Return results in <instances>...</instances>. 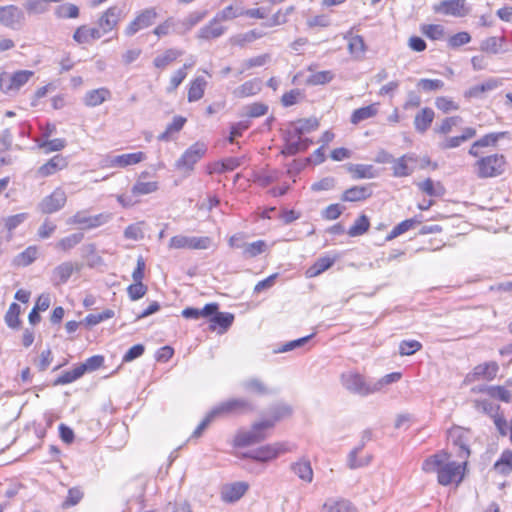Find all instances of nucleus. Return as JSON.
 Wrapping results in <instances>:
<instances>
[{
  "mask_svg": "<svg viewBox=\"0 0 512 512\" xmlns=\"http://www.w3.org/2000/svg\"><path fill=\"white\" fill-rule=\"evenodd\" d=\"M146 159V155L143 152L127 153L108 157L106 159L107 167H120L124 168L130 165H135Z\"/></svg>",
  "mask_w": 512,
  "mask_h": 512,
  "instance_id": "obj_18",
  "label": "nucleus"
},
{
  "mask_svg": "<svg viewBox=\"0 0 512 512\" xmlns=\"http://www.w3.org/2000/svg\"><path fill=\"white\" fill-rule=\"evenodd\" d=\"M249 484L244 481L224 484L220 489V498L225 503L240 500L248 491Z\"/></svg>",
  "mask_w": 512,
  "mask_h": 512,
  "instance_id": "obj_14",
  "label": "nucleus"
},
{
  "mask_svg": "<svg viewBox=\"0 0 512 512\" xmlns=\"http://www.w3.org/2000/svg\"><path fill=\"white\" fill-rule=\"evenodd\" d=\"M421 31L426 37L432 40H440L443 39L445 36L444 27L439 24L423 25L421 27Z\"/></svg>",
  "mask_w": 512,
  "mask_h": 512,
  "instance_id": "obj_52",
  "label": "nucleus"
},
{
  "mask_svg": "<svg viewBox=\"0 0 512 512\" xmlns=\"http://www.w3.org/2000/svg\"><path fill=\"white\" fill-rule=\"evenodd\" d=\"M55 15L58 18H77L79 16V8L72 3H65L57 6Z\"/></svg>",
  "mask_w": 512,
  "mask_h": 512,
  "instance_id": "obj_53",
  "label": "nucleus"
},
{
  "mask_svg": "<svg viewBox=\"0 0 512 512\" xmlns=\"http://www.w3.org/2000/svg\"><path fill=\"white\" fill-rule=\"evenodd\" d=\"M28 218L27 213H19L16 215L9 216L4 219L5 227L9 231L7 236V241L12 239V231L17 228L20 224H22Z\"/></svg>",
  "mask_w": 512,
  "mask_h": 512,
  "instance_id": "obj_51",
  "label": "nucleus"
},
{
  "mask_svg": "<svg viewBox=\"0 0 512 512\" xmlns=\"http://www.w3.org/2000/svg\"><path fill=\"white\" fill-rule=\"evenodd\" d=\"M114 316V311L106 309L100 313H92L86 316L85 323L88 326H95L104 320L110 319Z\"/></svg>",
  "mask_w": 512,
  "mask_h": 512,
  "instance_id": "obj_61",
  "label": "nucleus"
},
{
  "mask_svg": "<svg viewBox=\"0 0 512 512\" xmlns=\"http://www.w3.org/2000/svg\"><path fill=\"white\" fill-rule=\"evenodd\" d=\"M435 113L431 108L421 109L414 118V127L416 131L424 133L430 127L433 122Z\"/></svg>",
  "mask_w": 512,
  "mask_h": 512,
  "instance_id": "obj_34",
  "label": "nucleus"
},
{
  "mask_svg": "<svg viewBox=\"0 0 512 512\" xmlns=\"http://www.w3.org/2000/svg\"><path fill=\"white\" fill-rule=\"evenodd\" d=\"M38 258V249L36 246H29L23 252L16 255L13 259V265L17 267H26L32 264Z\"/></svg>",
  "mask_w": 512,
  "mask_h": 512,
  "instance_id": "obj_38",
  "label": "nucleus"
},
{
  "mask_svg": "<svg viewBox=\"0 0 512 512\" xmlns=\"http://www.w3.org/2000/svg\"><path fill=\"white\" fill-rule=\"evenodd\" d=\"M66 146V141L61 138H55L47 140L39 144V147L44 150L45 153L61 151Z\"/></svg>",
  "mask_w": 512,
  "mask_h": 512,
  "instance_id": "obj_63",
  "label": "nucleus"
},
{
  "mask_svg": "<svg viewBox=\"0 0 512 512\" xmlns=\"http://www.w3.org/2000/svg\"><path fill=\"white\" fill-rule=\"evenodd\" d=\"M319 127V121L316 118L300 119L295 123V136L302 135L316 130Z\"/></svg>",
  "mask_w": 512,
  "mask_h": 512,
  "instance_id": "obj_47",
  "label": "nucleus"
},
{
  "mask_svg": "<svg viewBox=\"0 0 512 512\" xmlns=\"http://www.w3.org/2000/svg\"><path fill=\"white\" fill-rule=\"evenodd\" d=\"M371 195L372 190L369 185L353 186L343 193L342 200L348 202L362 201L369 198Z\"/></svg>",
  "mask_w": 512,
  "mask_h": 512,
  "instance_id": "obj_27",
  "label": "nucleus"
},
{
  "mask_svg": "<svg viewBox=\"0 0 512 512\" xmlns=\"http://www.w3.org/2000/svg\"><path fill=\"white\" fill-rule=\"evenodd\" d=\"M84 235L82 233H73L67 237L62 238L58 243L57 247L67 251L75 247L77 244H79Z\"/></svg>",
  "mask_w": 512,
  "mask_h": 512,
  "instance_id": "obj_59",
  "label": "nucleus"
},
{
  "mask_svg": "<svg viewBox=\"0 0 512 512\" xmlns=\"http://www.w3.org/2000/svg\"><path fill=\"white\" fill-rule=\"evenodd\" d=\"M147 292V286L143 282H134L127 288V293L131 300L135 301L142 298Z\"/></svg>",
  "mask_w": 512,
  "mask_h": 512,
  "instance_id": "obj_64",
  "label": "nucleus"
},
{
  "mask_svg": "<svg viewBox=\"0 0 512 512\" xmlns=\"http://www.w3.org/2000/svg\"><path fill=\"white\" fill-rule=\"evenodd\" d=\"M26 22L25 12L14 4L0 6V24L11 30H20Z\"/></svg>",
  "mask_w": 512,
  "mask_h": 512,
  "instance_id": "obj_8",
  "label": "nucleus"
},
{
  "mask_svg": "<svg viewBox=\"0 0 512 512\" xmlns=\"http://www.w3.org/2000/svg\"><path fill=\"white\" fill-rule=\"evenodd\" d=\"M324 512H357L352 503L345 499L327 501L323 505Z\"/></svg>",
  "mask_w": 512,
  "mask_h": 512,
  "instance_id": "obj_42",
  "label": "nucleus"
},
{
  "mask_svg": "<svg viewBox=\"0 0 512 512\" xmlns=\"http://www.w3.org/2000/svg\"><path fill=\"white\" fill-rule=\"evenodd\" d=\"M409 162H416V157L413 154H406L397 159L393 158V175L395 177H406L413 173V168L408 166Z\"/></svg>",
  "mask_w": 512,
  "mask_h": 512,
  "instance_id": "obj_25",
  "label": "nucleus"
},
{
  "mask_svg": "<svg viewBox=\"0 0 512 512\" xmlns=\"http://www.w3.org/2000/svg\"><path fill=\"white\" fill-rule=\"evenodd\" d=\"M34 75L33 71L20 70L10 75L8 73L0 74V89L4 93L11 91H18L23 85H25L29 79Z\"/></svg>",
  "mask_w": 512,
  "mask_h": 512,
  "instance_id": "obj_10",
  "label": "nucleus"
},
{
  "mask_svg": "<svg viewBox=\"0 0 512 512\" xmlns=\"http://www.w3.org/2000/svg\"><path fill=\"white\" fill-rule=\"evenodd\" d=\"M182 54L183 52L181 50L174 48L167 49L163 54H160L154 58L153 64L158 69H165Z\"/></svg>",
  "mask_w": 512,
  "mask_h": 512,
  "instance_id": "obj_39",
  "label": "nucleus"
},
{
  "mask_svg": "<svg viewBox=\"0 0 512 512\" xmlns=\"http://www.w3.org/2000/svg\"><path fill=\"white\" fill-rule=\"evenodd\" d=\"M422 470L435 474L439 485L457 488L466 477L468 460L453 456L452 452L442 449L423 461Z\"/></svg>",
  "mask_w": 512,
  "mask_h": 512,
  "instance_id": "obj_1",
  "label": "nucleus"
},
{
  "mask_svg": "<svg viewBox=\"0 0 512 512\" xmlns=\"http://www.w3.org/2000/svg\"><path fill=\"white\" fill-rule=\"evenodd\" d=\"M243 386L246 390L260 395H264L269 392L265 384L258 378H251L244 381Z\"/></svg>",
  "mask_w": 512,
  "mask_h": 512,
  "instance_id": "obj_57",
  "label": "nucleus"
},
{
  "mask_svg": "<svg viewBox=\"0 0 512 512\" xmlns=\"http://www.w3.org/2000/svg\"><path fill=\"white\" fill-rule=\"evenodd\" d=\"M207 146L203 142L192 144L176 161L175 167L189 175L194 170V165L206 154Z\"/></svg>",
  "mask_w": 512,
  "mask_h": 512,
  "instance_id": "obj_6",
  "label": "nucleus"
},
{
  "mask_svg": "<svg viewBox=\"0 0 512 512\" xmlns=\"http://www.w3.org/2000/svg\"><path fill=\"white\" fill-rule=\"evenodd\" d=\"M345 38L349 39L348 50L350 54L355 58H361L366 51V45L363 37L359 35L349 37V35H346Z\"/></svg>",
  "mask_w": 512,
  "mask_h": 512,
  "instance_id": "obj_45",
  "label": "nucleus"
},
{
  "mask_svg": "<svg viewBox=\"0 0 512 512\" xmlns=\"http://www.w3.org/2000/svg\"><path fill=\"white\" fill-rule=\"evenodd\" d=\"M84 375V368L75 367L71 371H65L57 379L54 380L53 385H65L74 382Z\"/></svg>",
  "mask_w": 512,
  "mask_h": 512,
  "instance_id": "obj_46",
  "label": "nucleus"
},
{
  "mask_svg": "<svg viewBox=\"0 0 512 512\" xmlns=\"http://www.w3.org/2000/svg\"><path fill=\"white\" fill-rule=\"evenodd\" d=\"M62 0H26L23 4L24 12L28 15H41L49 10L50 3H59Z\"/></svg>",
  "mask_w": 512,
  "mask_h": 512,
  "instance_id": "obj_26",
  "label": "nucleus"
},
{
  "mask_svg": "<svg viewBox=\"0 0 512 512\" xmlns=\"http://www.w3.org/2000/svg\"><path fill=\"white\" fill-rule=\"evenodd\" d=\"M206 16V12L194 11L188 14L182 20L174 19V33L184 35L194 26L201 22Z\"/></svg>",
  "mask_w": 512,
  "mask_h": 512,
  "instance_id": "obj_19",
  "label": "nucleus"
},
{
  "mask_svg": "<svg viewBox=\"0 0 512 512\" xmlns=\"http://www.w3.org/2000/svg\"><path fill=\"white\" fill-rule=\"evenodd\" d=\"M341 383L346 390L359 396L375 393L373 381H367L362 375L355 372L342 374Z\"/></svg>",
  "mask_w": 512,
  "mask_h": 512,
  "instance_id": "obj_7",
  "label": "nucleus"
},
{
  "mask_svg": "<svg viewBox=\"0 0 512 512\" xmlns=\"http://www.w3.org/2000/svg\"><path fill=\"white\" fill-rule=\"evenodd\" d=\"M372 454L367 451L363 445L353 449L348 456V465L350 468H361L370 463Z\"/></svg>",
  "mask_w": 512,
  "mask_h": 512,
  "instance_id": "obj_24",
  "label": "nucleus"
},
{
  "mask_svg": "<svg viewBox=\"0 0 512 512\" xmlns=\"http://www.w3.org/2000/svg\"><path fill=\"white\" fill-rule=\"evenodd\" d=\"M157 18V12L154 8H147L141 11L136 18L130 22L125 29L127 36H132L138 31L151 26Z\"/></svg>",
  "mask_w": 512,
  "mask_h": 512,
  "instance_id": "obj_13",
  "label": "nucleus"
},
{
  "mask_svg": "<svg viewBox=\"0 0 512 512\" xmlns=\"http://www.w3.org/2000/svg\"><path fill=\"white\" fill-rule=\"evenodd\" d=\"M334 78V74L329 71H319L311 74L307 82L311 85H323L329 83Z\"/></svg>",
  "mask_w": 512,
  "mask_h": 512,
  "instance_id": "obj_58",
  "label": "nucleus"
},
{
  "mask_svg": "<svg viewBox=\"0 0 512 512\" xmlns=\"http://www.w3.org/2000/svg\"><path fill=\"white\" fill-rule=\"evenodd\" d=\"M67 201V195L61 187H57L50 195L44 197L38 204L42 214H52L61 210Z\"/></svg>",
  "mask_w": 512,
  "mask_h": 512,
  "instance_id": "obj_11",
  "label": "nucleus"
},
{
  "mask_svg": "<svg viewBox=\"0 0 512 512\" xmlns=\"http://www.w3.org/2000/svg\"><path fill=\"white\" fill-rule=\"evenodd\" d=\"M506 164L504 155L495 153L479 157L473 164V169L480 179L494 178L505 172Z\"/></svg>",
  "mask_w": 512,
  "mask_h": 512,
  "instance_id": "obj_2",
  "label": "nucleus"
},
{
  "mask_svg": "<svg viewBox=\"0 0 512 512\" xmlns=\"http://www.w3.org/2000/svg\"><path fill=\"white\" fill-rule=\"evenodd\" d=\"M211 328L215 329L218 325L223 331H226L234 321V315L231 313L216 312V314L210 319Z\"/></svg>",
  "mask_w": 512,
  "mask_h": 512,
  "instance_id": "obj_48",
  "label": "nucleus"
},
{
  "mask_svg": "<svg viewBox=\"0 0 512 512\" xmlns=\"http://www.w3.org/2000/svg\"><path fill=\"white\" fill-rule=\"evenodd\" d=\"M421 223L420 220L416 218L406 219L399 224H397L391 232L386 236L387 241H391L395 239L396 237L404 234L405 232L415 228L417 225Z\"/></svg>",
  "mask_w": 512,
  "mask_h": 512,
  "instance_id": "obj_41",
  "label": "nucleus"
},
{
  "mask_svg": "<svg viewBox=\"0 0 512 512\" xmlns=\"http://www.w3.org/2000/svg\"><path fill=\"white\" fill-rule=\"evenodd\" d=\"M77 268V265L72 262H63L55 267L51 277L53 285L60 286L66 283Z\"/></svg>",
  "mask_w": 512,
  "mask_h": 512,
  "instance_id": "obj_23",
  "label": "nucleus"
},
{
  "mask_svg": "<svg viewBox=\"0 0 512 512\" xmlns=\"http://www.w3.org/2000/svg\"><path fill=\"white\" fill-rule=\"evenodd\" d=\"M471 440L472 433L469 429L454 426L447 432L446 450L450 449V452H455V456L469 460Z\"/></svg>",
  "mask_w": 512,
  "mask_h": 512,
  "instance_id": "obj_3",
  "label": "nucleus"
},
{
  "mask_svg": "<svg viewBox=\"0 0 512 512\" xmlns=\"http://www.w3.org/2000/svg\"><path fill=\"white\" fill-rule=\"evenodd\" d=\"M274 426L270 420H265L253 425L250 431H239L233 440L235 448H244L263 441L268 431Z\"/></svg>",
  "mask_w": 512,
  "mask_h": 512,
  "instance_id": "obj_5",
  "label": "nucleus"
},
{
  "mask_svg": "<svg viewBox=\"0 0 512 512\" xmlns=\"http://www.w3.org/2000/svg\"><path fill=\"white\" fill-rule=\"evenodd\" d=\"M268 58L269 56L264 54L243 61V63L241 64V69L238 71V75L244 73L246 70H249L251 68L263 66L264 64H266Z\"/></svg>",
  "mask_w": 512,
  "mask_h": 512,
  "instance_id": "obj_62",
  "label": "nucleus"
},
{
  "mask_svg": "<svg viewBox=\"0 0 512 512\" xmlns=\"http://www.w3.org/2000/svg\"><path fill=\"white\" fill-rule=\"evenodd\" d=\"M501 82L498 79L490 78L487 81L472 86L465 93L464 96L466 98H480L485 92L492 91L496 89Z\"/></svg>",
  "mask_w": 512,
  "mask_h": 512,
  "instance_id": "obj_28",
  "label": "nucleus"
},
{
  "mask_svg": "<svg viewBox=\"0 0 512 512\" xmlns=\"http://www.w3.org/2000/svg\"><path fill=\"white\" fill-rule=\"evenodd\" d=\"M378 113V104L373 103L365 107L358 108L353 111L350 121L352 124L357 125L362 121L373 118Z\"/></svg>",
  "mask_w": 512,
  "mask_h": 512,
  "instance_id": "obj_35",
  "label": "nucleus"
},
{
  "mask_svg": "<svg viewBox=\"0 0 512 512\" xmlns=\"http://www.w3.org/2000/svg\"><path fill=\"white\" fill-rule=\"evenodd\" d=\"M148 174L146 172L141 173L136 183L133 185L131 192L135 196L151 194L158 190V183L156 181H144L143 179Z\"/></svg>",
  "mask_w": 512,
  "mask_h": 512,
  "instance_id": "obj_33",
  "label": "nucleus"
},
{
  "mask_svg": "<svg viewBox=\"0 0 512 512\" xmlns=\"http://www.w3.org/2000/svg\"><path fill=\"white\" fill-rule=\"evenodd\" d=\"M68 165L66 157L62 155H55L37 170V174L40 177H48L60 170H63Z\"/></svg>",
  "mask_w": 512,
  "mask_h": 512,
  "instance_id": "obj_22",
  "label": "nucleus"
},
{
  "mask_svg": "<svg viewBox=\"0 0 512 512\" xmlns=\"http://www.w3.org/2000/svg\"><path fill=\"white\" fill-rule=\"evenodd\" d=\"M220 23L221 22L213 17L208 24L198 30L196 37L205 41L221 37L226 31V27L222 26Z\"/></svg>",
  "mask_w": 512,
  "mask_h": 512,
  "instance_id": "obj_20",
  "label": "nucleus"
},
{
  "mask_svg": "<svg viewBox=\"0 0 512 512\" xmlns=\"http://www.w3.org/2000/svg\"><path fill=\"white\" fill-rule=\"evenodd\" d=\"M111 99V91L106 87L89 90L83 96L82 102L87 107H96Z\"/></svg>",
  "mask_w": 512,
  "mask_h": 512,
  "instance_id": "obj_21",
  "label": "nucleus"
},
{
  "mask_svg": "<svg viewBox=\"0 0 512 512\" xmlns=\"http://www.w3.org/2000/svg\"><path fill=\"white\" fill-rule=\"evenodd\" d=\"M110 215L98 214L96 216H87L84 211L76 212L67 223L72 225H84L87 228H95L109 221Z\"/></svg>",
  "mask_w": 512,
  "mask_h": 512,
  "instance_id": "obj_16",
  "label": "nucleus"
},
{
  "mask_svg": "<svg viewBox=\"0 0 512 512\" xmlns=\"http://www.w3.org/2000/svg\"><path fill=\"white\" fill-rule=\"evenodd\" d=\"M19 314L20 306L17 303H12L5 315V322L10 328L15 329L19 327Z\"/></svg>",
  "mask_w": 512,
  "mask_h": 512,
  "instance_id": "obj_55",
  "label": "nucleus"
},
{
  "mask_svg": "<svg viewBox=\"0 0 512 512\" xmlns=\"http://www.w3.org/2000/svg\"><path fill=\"white\" fill-rule=\"evenodd\" d=\"M267 249V244L263 240H257L252 243H247L245 246V250L243 251V256L245 258H253L262 253H264Z\"/></svg>",
  "mask_w": 512,
  "mask_h": 512,
  "instance_id": "obj_50",
  "label": "nucleus"
},
{
  "mask_svg": "<svg viewBox=\"0 0 512 512\" xmlns=\"http://www.w3.org/2000/svg\"><path fill=\"white\" fill-rule=\"evenodd\" d=\"M207 86L206 80L199 76L196 77L193 81H191L189 89H188V101L196 102L200 100L205 92V88Z\"/></svg>",
  "mask_w": 512,
  "mask_h": 512,
  "instance_id": "obj_40",
  "label": "nucleus"
},
{
  "mask_svg": "<svg viewBox=\"0 0 512 512\" xmlns=\"http://www.w3.org/2000/svg\"><path fill=\"white\" fill-rule=\"evenodd\" d=\"M292 471L298 476L300 480L305 483H311L313 480V469L311 463L307 459H300L292 464Z\"/></svg>",
  "mask_w": 512,
  "mask_h": 512,
  "instance_id": "obj_29",
  "label": "nucleus"
},
{
  "mask_svg": "<svg viewBox=\"0 0 512 512\" xmlns=\"http://www.w3.org/2000/svg\"><path fill=\"white\" fill-rule=\"evenodd\" d=\"M418 187L429 196H441L444 192L443 186L440 184L435 185L430 178L418 183Z\"/></svg>",
  "mask_w": 512,
  "mask_h": 512,
  "instance_id": "obj_56",
  "label": "nucleus"
},
{
  "mask_svg": "<svg viewBox=\"0 0 512 512\" xmlns=\"http://www.w3.org/2000/svg\"><path fill=\"white\" fill-rule=\"evenodd\" d=\"M433 10L454 17H464L470 12L466 0H443L435 4Z\"/></svg>",
  "mask_w": 512,
  "mask_h": 512,
  "instance_id": "obj_12",
  "label": "nucleus"
},
{
  "mask_svg": "<svg viewBox=\"0 0 512 512\" xmlns=\"http://www.w3.org/2000/svg\"><path fill=\"white\" fill-rule=\"evenodd\" d=\"M250 404L242 399H230L215 406L207 416H217L222 413H249Z\"/></svg>",
  "mask_w": 512,
  "mask_h": 512,
  "instance_id": "obj_15",
  "label": "nucleus"
},
{
  "mask_svg": "<svg viewBox=\"0 0 512 512\" xmlns=\"http://www.w3.org/2000/svg\"><path fill=\"white\" fill-rule=\"evenodd\" d=\"M102 36V32L99 28H89L86 25H82L75 30L73 39L79 44H85L90 40H96Z\"/></svg>",
  "mask_w": 512,
  "mask_h": 512,
  "instance_id": "obj_31",
  "label": "nucleus"
},
{
  "mask_svg": "<svg viewBox=\"0 0 512 512\" xmlns=\"http://www.w3.org/2000/svg\"><path fill=\"white\" fill-rule=\"evenodd\" d=\"M296 139L293 140L290 138L285 145L283 150V154L285 155H295L300 151H305L309 148V146L313 143L309 138H302L301 135L295 136Z\"/></svg>",
  "mask_w": 512,
  "mask_h": 512,
  "instance_id": "obj_36",
  "label": "nucleus"
},
{
  "mask_svg": "<svg viewBox=\"0 0 512 512\" xmlns=\"http://www.w3.org/2000/svg\"><path fill=\"white\" fill-rule=\"evenodd\" d=\"M122 18V9L117 6L108 8L98 20V28L102 35L112 31Z\"/></svg>",
  "mask_w": 512,
  "mask_h": 512,
  "instance_id": "obj_17",
  "label": "nucleus"
},
{
  "mask_svg": "<svg viewBox=\"0 0 512 512\" xmlns=\"http://www.w3.org/2000/svg\"><path fill=\"white\" fill-rule=\"evenodd\" d=\"M422 344L417 340H403L399 344V353L402 356H409L421 350Z\"/></svg>",
  "mask_w": 512,
  "mask_h": 512,
  "instance_id": "obj_60",
  "label": "nucleus"
},
{
  "mask_svg": "<svg viewBox=\"0 0 512 512\" xmlns=\"http://www.w3.org/2000/svg\"><path fill=\"white\" fill-rule=\"evenodd\" d=\"M294 446L287 442H275L258 447L255 450L237 454L242 458H249L257 462H270L277 459L279 456L291 452Z\"/></svg>",
  "mask_w": 512,
  "mask_h": 512,
  "instance_id": "obj_4",
  "label": "nucleus"
},
{
  "mask_svg": "<svg viewBox=\"0 0 512 512\" xmlns=\"http://www.w3.org/2000/svg\"><path fill=\"white\" fill-rule=\"evenodd\" d=\"M498 370L499 366L496 362H486L477 365L473 370L472 376L474 379H485L490 381L496 377Z\"/></svg>",
  "mask_w": 512,
  "mask_h": 512,
  "instance_id": "obj_30",
  "label": "nucleus"
},
{
  "mask_svg": "<svg viewBox=\"0 0 512 512\" xmlns=\"http://www.w3.org/2000/svg\"><path fill=\"white\" fill-rule=\"evenodd\" d=\"M212 245V239L208 236L189 237L185 235L173 236L169 241L170 249L206 250Z\"/></svg>",
  "mask_w": 512,
  "mask_h": 512,
  "instance_id": "obj_9",
  "label": "nucleus"
},
{
  "mask_svg": "<svg viewBox=\"0 0 512 512\" xmlns=\"http://www.w3.org/2000/svg\"><path fill=\"white\" fill-rule=\"evenodd\" d=\"M369 227H370L369 219L367 218V216L361 215L360 217H358L356 219L355 223L349 228L348 234L351 237L360 236V235H363L364 233H366L368 231Z\"/></svg>",
  "mask_w": 512,
  "mask_h": 512,
  "instance_id": "obj_49",
  "label": "nucleus"
},
{
  "mask_svg": "<svg viewBox=\"0 0 512 512\" xmlns=\"http://www.w3.org/2000/svg\"><path fill=\"white\" fill-rule=\"evenodd\" d=\"M462 122L460 116L447 117L435 128V132L446 135L450 133L453 127L458 126Z\"/></svg>",
  "mask_w": 512,
  "mask_h": 512,
  "instance_id": "obj_54",
  "label": "nucleus"
},
{
  "mask_svg": "<svg viewBox=\"0 0 512 512\" xmlns=\"http://www.w3.org/2000/svg\"><path fill=\"white\" fill-rule=\"evenodd\" d=\"M346 167L353 179H372L377 176L372 165L350 163Z\"/></svg>",
  "mask_w": 512,
  "mask_h": 512,
  "instance_id": "obj_32",
  "label": "nucleus"
},
{
  "mask_svg": "<svg viewBox=\"0 0 512 512\" xmlns=\"http://www.w3.org/2000/svg\"><path fill=\"white\" fill-rule=\"evenodd\" d=\"M334 264V259L330 257H321L319 258L311 267H309L306 271V276L308 278H313L327 269H329Z\"/></svg>",
  "mask_w": 512,
  "mask_h": 512,
  "instance_id": "obj_44",
  "label": "nucleus"
},
{
  "mask_svg": "<svg viewBox=\"0 0 512 512\" xmlns=\"http://www.w3.org/2000/svg\"><path fill=\"white\" fill-rule=\"evenodd\" d=\"M479 391L506 403H509L512 398V391L506 386H483Z\"/></svg>",
  "mask_w": 512,
  "mask_h": 512,
  "instance_id": "obj_37",
  "label": "nucleus"
},
{
  "mask_svg": "<svg viewBox=\"0 0 512 512\" xmlns=\"http://www.w3.org/2000/svg\"><path fill=\"white\" fill-rule=\"evenodd\" d=\"M494 469L497 473L508 475L512 472V451L504 450L500 458L495 462Z\"/></svg>",
  "mask_w": 512,
  "mask_h": 512,
  "instance_id": "obj_43",
  "label": "nucleus"
}]
</instances>
